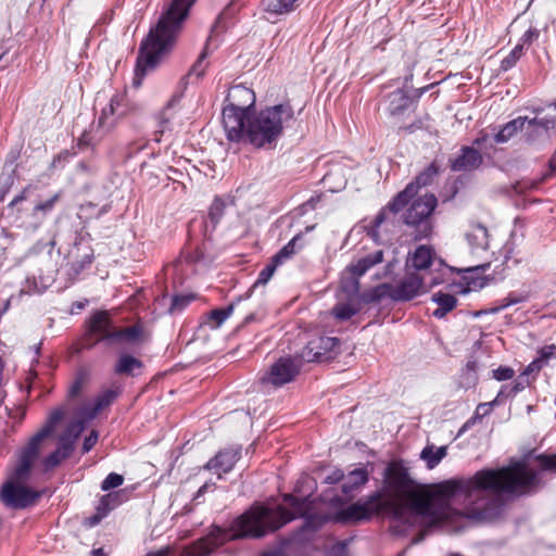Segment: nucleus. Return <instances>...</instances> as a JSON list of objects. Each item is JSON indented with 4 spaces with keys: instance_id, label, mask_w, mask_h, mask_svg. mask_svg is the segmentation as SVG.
Returning a JSON list of instances; mask_svg holds the SVG:
<instances>
[{
    "instance_id": "obj_3",
    "label": "nucleus",
    "mask_w": 556,
    "mask_h": 556,
    "mask_svg": "<svg viewBox=\"0 0 556 556\" xmlns=\"http://www.w3.org/2000/svg\"><path fill=\"white\" fill-rule=\"evenodd\" d=\"M194 0H168L156 25L141 42L135 71V84L153 70L160 59L172 49Z\"/></svg>"
},
{
    "instance_id": "obj_53",
    "label": "nucleus",
    "mask_w": 556,
    "mask_h": 556,
    "mask_svg": "<svg viewBox=\"0 0 556 556\" xmlns=\"http://www.w3.org/2000/svg\"><path fill=\"white\" fill-rule=\"evenodd\" d=\"M542 365H543L542 359L538 358V359L533 361L532 363H530L528 365V367L525 370V372L522 374V376H528L530 372L539 371L541 369Z\"/></svg>"
},
{
    "instance_id": "obj_4",
    "label": "nucleus",
    "mask_w": 556,
    "mask_h": 556,
    "mask_svg": "<svg viewBox=\"0 0 556 556\" xmlns=\"http://www.w3.org/2000/svg\"><path fill=\"white\" fill-rule=\"evenodd\" d=\"M293 119L294 111L289 103L267 106L249 118L248 142L256 149H273Z\"/></svg>"
},
{
    "instance_id": "obj_14",
    "label": "nucleus",
    "mask_w": 556,
    "mask_h": 556,
    "mask_svg": "<svg viewBox=\"0 0 556 556\" xmlns=\"http://www.w3.org/2000/svg\"><path fill=\"white\" fill-rule=\"evenodd\" d=\"M84 430L81 421L72 422L60 440L54 452L45 457L41 462L45 471H50L59 466L64 459L70 457L74 450V442Z\"/></svg>"
},
{
    "instance_id": "obj_54",
    "label": "nucleus",
    "mask_w": 556,
    "mask_h": 556,
    "mask_svg": "<svg viewBox=\"0 0 556 556\" xmlns=\"http://www.w3.org/2000/svg\"><path fill=\"white\" fill-rule=\"evenodd\" d=\"M80 389H81V381L75 380L68 390V396L70 397L76 396L80 392Z\"/></svg>"
},
{
    "instance_id": "obj_13",
    "label": "nucleus",
    "mask_w": 556,
    "mask_h": 556,
    "mask_svg": "<svg viewBox=\"0 0 556 556\" xmlns=\"http://www.w3.org/2000/svg\"><path fill=\"white\" fill-rule=\"evenodd\" d=\"M301 361L298 357H280L274 363L262 378L261 382L274 388L282 387L294 380L301 368Z\"/></svg>"
},
{
    "instance_id": "obj_21",
    "label": "nucleus",
    "mask_w": 556,
    "mask_h": 556,
    "mask_svg": "<svg viewBox=\"0 0 556 556\" xmlns=\"http://www.w3.org/2000/svg\"><path fill=\"white\" fill-rule=\"evenodd\" d=\"M227 104L225 106L249 113L254 108L255 94L252 89L242 85L232 86L226 97Z\"/></svg>"
},
{
    "instance_id": "obj_62",
    "label": "nucleus",
    "mask_w": 556,
    "mask_h": 556,
    "mask_svg": "<svg viewBox=\"0 0 556 556\" xmlns=\"http://www.w3.org/2000/svg\"><path fill=\"white\" fill-rule=\"evenodd\" d=\"M37 290H38V288H37L36 281L34 280L33 281V287L29 286V287H27V289L23 288L21 290V294H23V293H30L31 291H37Z\"/></svg>"
},
{
    "instance_id": "obj_9",
    "label": "nucleus",
    "mask_w": 556,
    "mask_h": 556,
    "mask_svg": "<svg viewBox=\"0 0 556 556\" xmlns=\"http://www.w3.org/2000/svg\"><path fill=\"white\" fill-rule=\"evenodd\" d=\"M437 198L432 193L426 192L422 195H416L404 207H407L404 214V223L417 228V239L427 238L432 231L430 216L437 206Z\"/></svg>"
},
{
    "instance_id": "obj_11",
    "label": "nucleus",
    "mask_w": 556,
    "mask_h": 556,
    "mask_svg": "<svg viewBox=\"0 0 556 556\" xmlns=\"http://www.w3.org/2000/svg\"><path fill=\"white\" fill-rule=\"evenodd\" d=\"M14 469L15 467L11 471L10 480L2 486L0 497L5 506L22 509L34 505L40 497V492H36L23 484L29 476L23 480L15 479Z\"/></svg>"
},
{
    "instance_id": "obj_43",
    "label": "nucleus",
    "mask_w": 556,
    "mask_h": 556,
    "mask_svg": "<svg viewBox=\"0 0 556 556\" xmlns=\"http://www.w3.org/2000/svg\"><path fill=\"white\" fill-rule=\"evenodd\" d=\"M278 266H279V264H276L274 262V258H271V262L260 271L258 277H257L256 281L254 282L253 287L255 288L260 285H266L273 277V275Z\"/></svg>"
},
{
    "instance_id": "obj_38",
    "label": "nucleus",
    "mask_w": 556,
    "mask_h": 556,
    "mask_svg": "<svg viewBox=\"0 0 556 556\" xmlns=\"http://www.w3.org/2000/svg\"><path fill=\"white\" fill-rule=\"evenodd\" d=\"M359 312V306L354 303H338L332 308L333 316L341 321L349 320Z\"/></svg>"
},
{
    "instance_id": "obj_27",
    "label": "nucleus",
    "mask_w": 556,
    "mask_h": 556,
    "mask_svg": "<svg viewBox=\"0 0 556 556\" xmlns=\"http://www.w3.org/2000/svg\"><path fill=\"white\" fill-rule=\"evenodd\" d=\"M431 299L438 305V308L432 312V315L438 319L452 312L458 302L455 295L442 291L433 293Z\"/></svg>"
},
{
    "instance_id": "obj_46",
    "label": "nucleus",
    "mask_w": 556,
    "mask_h": 556,
    "mask_svg": "<svg viewBox=\"0 0 556 556\" xmlns=\"http://www.w3.org/2000/svg\"><path fill=\"white\" fill-rule=\"evenodd\" d=\"M540 36V30L535 27H530L519 39V42L517 45H522V48L525 46H530L534 41L538 40Z\"/></svg>"
},
{
    "instance_id": "obj_52",
    "label": "nucleus",
    "mask_w": 556,
    "mask_h": 556,
    "mask_svg": "<svg viewBox=\"0 0 556 556\" xmlns=\"http://www.w3.org/2000/svg\"><path fill=\"white\" fill-rule=\"evenodd\" d=\"M341 480H344V473L340 469H336L332 471L329 476L325 478V482L328 484H336L340 482Z\"/></svg>"
},
{
    "instance_id": "obj_28",
    "label": "nucleus",
    "mask_w": 556,
    "mask_h": 556,
    "mask_svg": "<svg viewBox=\"0 0 556 556\" xmlns=\"http://www.w3.org/2000/svg\"><path fill=\"white\" fill-rule=\"evenodd\" d=\"M143 364L139 358L124 353L117 358L114 366V372L116 375L132 376L135 375V371L140 370Z\"/></svg>"
},
{
    "instance_id": "obj_42",
    "label": "nucleus",
    "mask_w": 556,
    "mask_h": 556,
    "mask_svg": "<svg viewBox=\"0 0 556 556\" xmlns=\"http://www.w3.org/2000/svg\"><path fill=\"white\" fill-rule=\"evenodd\" d=\"M232 312L233 304H230L225 308L213 309L210 313L208 318L214 323V327L217 328L223 325V323L232 314Z\"/></svg>"
},
{
    "instance_id": "obj_22",
    "label": "nucleus",
    "mask_w": 556,
    "mask_h": 556,
    "mask_svg": "<svg viewBox=\"0 0 556 556\" xmlns=\"http://www.w3.org/2000/svg\"><path fill=\"white\" fill-rule=\"evenodd\" d=\"M412 99L402 88L387 93L382 101L383 111L391 117H400L409 108Z\"/></svg>"
},
{
    "instance_id": "obj_57",
    "label": "nucleus",
    "mask_w": 556,
    "mask_h": 556,
    "mask_svg": "<svg viewBox=\"0 0 556 556\" xmlns=\"http://www.w3.org/2000/svg\"><path fill=\"white\" fill-rule=\"evenodd\" d=\"M78 169L83 173H90L94 170V166L87 164L86 162H79L77 165Z\"/></svg>"
},
{
    "instance_id": "obj_1",
    "label": "nucleus",
    "mask_w": 556,
    "mask_h": 556,
    "mask_svg": "<svg viewBox=\"0 0 556 556\" xmlns=\"http://www.w3.org/2000/svg\"><path fill=\"white\" fill-rule=\"evenodd\" d=\"M383 482L388 498L382 500L381 494L375 492L339 511L334 521L355 522L379 513L402 520L407 511L441 521L445 518L446 503L456 495L464 497L468 518L493 521L503 513V494H526L541 486L539 471L527 459L497 469H481L471 477L450 479L435 488L415 483L401 462H391Z\"/></svg>"
},
{
    "instance_id": "obj_51",
    "label": "nucleus",
    "mask_w": 556,
    "mask_h": 556,
    "mask_svg": "<svg viewBox=\"0 0 556 556\" xmlns=\"http://www.w3.org/2000/svg\"><path fill=\"white\" fill-rule=\"evenodd\" d=\"M98 441V433L96 431H92L88 437L85 438L83 443V452L87 453L89 452L97 443Z\"/></svg>"
},
{
    "instance_id": "obj_18",
    "label": "nucleus",
    "mask_w": 556,
    "mask_h": 556,
    "mask_svg": "<svg viewBox=\"0 0 556 556\" xmlns=\"http://www.w3.org/2000/svg\"><path fill=\"white\" fill-rule=\"evenodd\" d=\"M338 344V339L330 337H317L307 342L298 358L303 362H320L327 358L330 352Z\"/></svg>"
},
{
    "instance_id": "obj_64",
    "label": "nucleus",
    "mask_w": 556,
    "mask_h": 556,
    "mask_svg": "<svg viewBox=\"0 0 556 556\" xmlns=\"http://www.w3.org/2000/svg\"><path fill=\"white\" fill-rule=\"evenodd\" d=\"M90 556H106L103 548H94L90 552Z\"/></svg>"
},
{
    "instance_id": "obj_15",
    "label": "nucleus",
    "mask_w": 556,
    "mask_h": 556,
    "mask_svg": "<svg viewBox=\"0 0 556 556\" xmlns=\"http://www.w3.org/2000/svg\"><path fill=\"white\" fill-rule=\"evenodd\" d=\"M137 109V105L128 99L125 92H116L101 110L99 117L102 118L104 125L115 128L123 118L135 113Z\"/></svg>"
},
{
    "instance_id": "obj_44",
    "label": "nucleus",
    "mask_w": 556,
    "mask_h": 556,
    "mask_svg": "<svg viewBox=\"0 0 556 556\" xmlns=\"http://www.w3.org/2000/svg\"><path fill=\"white\" fill-rule=\"evenodd\" d=\"M538 466L541 469V471H551L556 473V454L538 455Z\"/></svg>"
},
{
    "instance_id": "obj_33",
    "label": "nucleus",
    "mask_w": 556,
    "mask_h": 556,
    "mask_svg": "<svg viewBox=\"0 0 556 556\" xmlns=\"http://www.w3.org/2000/svg\"><path fill=\"white\" fill-rule=\"evenodd\" d=\"M118 390H112L108 389L103 392H101L93 402L92 407L90 408V412L87 413V418L92 419L94 418L98 413H100L103 408L108 407L113 403V401L117 397Z\"/></svg>"
},
{
    "instance_id": "obj_39",
    "label": "nucleus",
    "mask_w": 556,
    "mask_h": 556,
    "mask_svg": "<svg viewBox=\"0 0 556 556\" xmlns=\"http://www.w3.org/2000/svg\"><path fill=\"white\" fill-rule=\"evenodd\" d=\"M60 198H61V193L58 192V193H54L49 199L38 202L33 207V214L35 216L41 215L42 217H45L47 214H49L54 208L55 203L60 200Z\"/></svg>"
},
{
    "instance_id": "obj_10",
    "label": "nucleus",
    "mask_w": 556,
    "mask_h": 556,
    "mask_svg": "<svg viewBox=\"0 0 556 556\" xmlns=\"http://www.w3.org/2000/svg\"><path fill=\"white\" fill-rule=\"evenodd\" d=\"M406 264L407 269L413 268L414 273L426 275L428 279L435 275L443 277L445 281L446 276L453 271V268L438 258L434 250L426 244L417 247L409 253Z\"/></svg>"
},
{
    "instance_id": "obj_56",
    "label": "nucleus",
    "mask_w": 556,
    "mask_h": 556,
    "mask_svg": "<svg viewBox=\"0 0 556 556\" xmlns=\"http://www.w3.org/2000/svg\"><path fill=\"white\" fill-rule=\"evenodd\" d=\"M554 350H556V348L554 345H552V346H547L541 351L540 359H542V363H545L548 359V357L553 354Z\"/></svg>"
},
{
    "instance_id": "obj_47",
    "label": "nucleus",
    "mask_w": 556,
    "mask_h": 556,
    "mask_svg": "<svg viewBox=\"0 0 556 556\" xmlns=\"http://www.w3.org/2000/svg\"><path fill=\"white\" fill-rule=\"evenodd\" d=\"M192 295H176L172 300L170 312L184 309L191 301Z\"/></svg>"
},
{
    "instance_id": "obj_37",
    "label": "nucleus",
    "mask_w": 556,
    "mask_h": 556,
    "mask_svg": "<svg viewBox=\"0 0 556 556\" xmlns=\"http://www.w3.org/2000/svg\"><path fill=\"white\" fill-rule=\"evenodd\" d=\"M548 168L549 173L545 174L540 180H521L518 181L515 186V189L517 192H525L530 189H535L540 186V184L547 179L548 177L553 176L556 173V150L553 156L551 157L548 162Z\"/></svg>"
},
{
    "instance_id": "obj_8",
    "label": "nucleus",
    "mask_w": 556,
    "mask_h": 556,
    "mask_svg": "<svg viewBox=\"0 0 556 556\" xmlns=\"http://www.w3.org/2000/svg\"><path fill=\"white\" fill-rule=\"evenodd\" d=\"M89 331L98 338V342H104L109 345L137 342L142 333L141 327L138 325L125 328L116 327L110 314L105 311L96 312L90 317Z\"/></svg>"
},
{
    "instance_id": "obj_60",
    "label": "nucleus",
    "mask_w": 556,
    "mask_h": 556,
    "mask_svg": "<svg viewBox=\"0 0 556 556\" xmlns=\"http://www.w3.org/2000/svg\"><path fill=\"white\" fill-rule=\"evenodd\" d=\"M525 389V382L517 381L513 388L509 389V393L516 394L517 392Z\"/></svg>"
},
{
    "instance_id": "obj_45",
    "label": "nucleus",
    "mask_w": 556,
    "mask_h": 556,
    "mask_svg": "<svg viewBox=\"0 0 556 556\" xmlns=\"http://www.w3.org/2000/svg\"><path fill=\"white\" fill-rule=\"evenodd\" d=\"M124 482V477L116 472H111L101 483L102 491H110L121 486Z\"/></svg>"
},
{
    "instance_id": "obj_20",
    "label": "nucleus",
    "mask_w": 556,
    "mask_h": 556,
    "mask_svg": "<svg viewBox=\"0 0 556 556\" xmlns=\"http://www.w3.org/2000/svg\"><path fill=\"white\" fill-rule=\"evenodd\" d=\"M240 456L241 447H228L222 450L215 455V457L207 462L205 468L214 470L220 479L223 473H228L232 470Z\"/></svg>"
},
{
    "instance_id": "obj_6",
    "label": "nucleus",
    "mask_w": 556,
    "mask_h": 556,
    "mask_svg": "<svg viewBox=\"0 0 556 556\" xmlns=\"http://www.w3.org/2000/svg\"><path fill=\"white\" fill-rule=\"evenodd\" d=\"M438 173L439 167L435 162H432L416 177L414 181L409 182L403 191L397 193V195L394 197V199L376 215V217L367 226L368 236L377 241L379 238L378 228L386 220L387 212L396 214L402 211L404 206L418 194L421 187H426L431 184Z\"/></svg>"
},
{
    "instance_id": "obj_32",
    "label": "nucleus",
    "mask_w": 556,
    "mask_h": 556,
    "mask_svg": "<svg viewBox=\"0 0 556 556\" xmlns=\"http://www.w3.org/2000/svg\"><path fill=\"white\" fill-rule=\"evenodd\" d=\"M368 481V472L364 468L354 469L346 477L344 476V482L342 484V491L344 494H350L354 490L364 485Z\"/></svg>"
},
{
    "instance_id": "obj_7",
    "label": "nucleus",
    "mask_w": 556,
    "mask_h": 556,
    "mask_svg": "<svg viewBox=\"0 0 556 556\" xmlns=\"http://www.w3.org/2000/svg\"><path fill=\"white\" fill-rule=\"evenodd\" d=\"M64 415L63 408L53 409L41 429L17 452L14 469L15 479L23 480L30 475L31 467L39 456L43 440L52 433L55 426L64 418Z\"/></svg>"
},
{
    "instance_id": "obj_25",
    "label": "nucleus",
    "mask_w": 556,
    "mask_h": 556,
    "mask_svg": "<svg viewBox=\"0 0 556 556\" xmlns=\"http://www.w3.org/2000/svg\"><path fill=\"white\" fill-rule=\"evenodd\" d=\"M466 240L471 253L476 254L486 251L489 248V231L481 224H472L466 232Z\"/></svg>"
},
{
    "instance_id": "obj_48",
    "label": "nucleus",
    "mask_w": 556,
    "mask_h": 556,
    "mask_svg": "<svg viewBox=\"0 0 556 556\" xmlns=\"http://www.w3.org/2000/svg\"><path fill=\"white\" fill-rule=\"evenodd\" d=\"M514 369L506 366H501L497 369L493 370V378L498 381L509 380L514 377Z\"/></svg>"
},
{
    "instance_id": "obj_24",
    "label": "nucleus",
    "mask_w": 556,
    "mask_h": 556,
    "mask_svg": "<svg viewBox=\"0 0 556 556\" xmlns=\"http://www.w3.org/2000/svg\"><path fill=\"white\" fill-rule=\"evenodd\" d=\"M114 128L106 126L102 123V118L99 117L97 123H92L88 129H86L78 138V148L94 149Z\"/></svg>"
},
{
    "instance_id": "obj_59",
    "label": "nucleus",
    "mask_w": 556,
    "mask_h": 556,
    "mask_svg": "<svg viewBox=\"0 0 556 556\" xmlns=\"http://www.w3.org/2000/svg\"><path fill=\"white\" fill-rule=\"evenodd\" d=\"M87 303H88V301H87V300H85L84 302H80V301H79V302H74V303L72 304V309H71V312H72V313H74V312H76V311L84 309V308L86 307Z\"/></svg>"
},
{
    "instance_id": "obj_31",
    "label": "nucleus",
    "mask_w": 556,
    "mask_h": 556,
    "mask_svg": "<svg viewBox=\"0 0 556 556\" xmlns=\"http://www.w3.org/2000/svg\"><path fill=\"white\" fill-rule=\"evenodd\" d=\"M446 446L435 447L432 444H428L422 448L420 453V458L424 462H426L428 469H433L440 464V462L446 456Z\"/></svg>"
},
{
    "instance_id": "obj_30",
    "label": "nucleus",
    "mask_w": 556,
    "mask_h": 556,
    "mask_svg": "<svg viewBox=\"0 0 556 556\" xmlns=\"http://www.w3.org/2000/svg\"><path fill=\"white\" fill-rule=\"evenodd\" d=\"M527 122V117L518 116L515 119L506 123L501 130L495 135L494 140L497 143L507 142L514 135H516L519 130L522 131L525 124Z\"/></svg>"
},
{
    "instance_id": "obj_5",
    "label": "nucleus",
    "mask_w": 556,
    "mask_h": 556,
    "mask_svg": "<svg viewBox=\"0 0 556 556\" xmlns=\"http://www.w3.org/2000/svg\"><path fill=\"white\" fill-rule=\"evenodd\" d=\"M441 283H444V278L441 276L433 275L428 279L426 275L407 269L405 276L396 285H382L372 290L368 301L379 300L386 294V291L394 301H409Z\"/></svg>"
},
{
    "instance_id": "obj_26",
    "label": "nucleus",
    "mask_w": 556,
    "mask_h": 556,
    "mask_svg": "<svg viewBox=\"0 0 556 556\" xmlns=\"http://www.w3.org/2000/svg\"><path fill=\"white\" fill-rule=\"evenodd\" d=\"M75 251L77 252L75 255L77 260L72 262L68 268V276L72 279L77 278L80 273L89 267L93 262V250L90 245H85L81 248L80 242H75Z\"/></svg>"
},
{
    "instance_id": "obj_41",
    "label": "nucleus",
    "mask_w": 556,
    "mask_h": 556,
    "mask_svg": "<svg viewBox=\"0 0 556 556\" xmlns=\"http://www.w3.org/2000/svg\"><path fill=\"white\" fill-rule=\"evenodd\" d=\"M523 54L522 45H516L515 48L509 52L507 56H505L501 62V70L504 72L509 71L513 68L518 60Z\"/></svg>"
},
{
    "instance_id": "obj_36",
    "label": "nucleus",
    "mask_w": 556,
    "mask_h": 556,
    "mask_svg": "<svg viewBox=\"0 0 556 556\" xmlns=\"http://www.w3.org/2000/svg\"><path fill=\"white\" fill-rule=\"evenodd\" d=\"M232 204V200L227 197H215L210 208H208V219L212 223L213 227H215L225 214L226 207Z\"/></svg>"
},
{
    "instance_id": "obj_49",
    "label": "nucleus",
    "mask_w": 556,
    "mask_h": 556,
    "mask_svg": "<svg viewBox=\"0 0 556 556\" xmlns=\"http://www.w3.org/2000/svg\"><path fill=\"white\" fill-rule=\"evenodd\" d=\"M33 189L30 187L24 188L17 195H15L10 202L11 207L18 206L23 201H26L31 193Z\"/></svg>"
},
{
    "instance_id": "obj_12",
    "label": "nucleus",
    "mask_w": 556,
    "mask_h": 556,
    "mask_svg": "<svg viewBox=\"0 0 556 556\" xmlns=\"http://www.w3.org/2000/svg\"><path fill=\"white\" fill-rule=\"evenodd\" d=\"M548 113L541 116L543 109L534 110L535 116L528 118L522 128L526 141L529 143L538 142L549 138V131L554 129L556 123V101L547 106Z\"/></svg>"
},
{
    "instance_id": "obj_40",
    "label": "nucleus",
    "mask_w": 556,
    "mask_h": 556,
    "mask_svg": "<svg viewBox=\"0 0 556 556\" xmlns=\"http://www.w3.org/2000/svg\"><path fill=\"white\" fill-rule=\"evenodd\" d=\"M207 55H208V51H207V47H205L203 49L202 53L199 55L197 62L190 68L187 77L194 76L198 79L203 77V75L206 71V67H207V63L205 62Z\"/></svg>"
},
{
    "instance_id": "obj_29",
    "label": "nucleus",
    "mask_w": 556,
    "mask_h": 556,
    "mask_svg": "<svg viewBox=\"0 0 556 556\" xmlns=\"http://www.w3.org/2000/svg\"><path fill=\"white\" fill-rule=\"evenodd\" d=\"M303 235H295L286 245H283L271 258L276 264L282 265L303 248Z\"/></svg>"
},
{
    "instance_id": "obj_61",
    "label": "nucleus",
    "mask_w": 556,
    "mask_h": 556,
    "mask_svg": "<svg viewBox=\"0 0 556 556\" xmlns=\"http://www.w3.org/2000/svg\"><path fill=\"white\" fill-rule=\"evenodd\" d=\"M215 488V483H204L198 491V496L202 495L203 493H205L207 490L210 489H213Z\"/></svg>"
},
{
    "instance_id": "obj_23",
    "label": "nucleus",
    "mask_w": 556,
    "mask_h": 556,
    "mask_svg": "<svg viewBox=\"0 0 556 556\" xmlns=\"http://www.w3.org/2000/svg\"><path fill=\"white\" fill-rule=\"evenodd\" d=\"M481 153L472 147H463L460 153L450 160L451 169L454 172H471L482 164Z\"/></svg>"
},
{
    "instance_id": "obj_55",
    "label": "nucleus",
    "mask_w": 556,
    "mask_h": 556,
    "mask_svg": "<svg viewBox=\"0 0 556 556\" xmlns=\"http://www.w3.org/2000/svg\"><path fill=\"white\" fill-rule=\"evenodd\" d=\"M520 301L521 300L519 298H515V296L509 295V296L503 299L500 308L508 307V306H510L513 304L519 303Z\"/></svg>"
},
{
    "instance_id": "obj_50",
    "label": "nucleus",
    "mask_w": 556,
    "mask_h": 556,
    "mask_svg": "<svg viewBox=\"0 0 556 556\" xmlns=\"http://www.w3.org/2000/svg\"><path fill=\"white\" fill-rule=\"evenodd\" d=\"M106 516L98 508L96 507V514L85 519V525L87 527H94L101 522L103 518Z\"/></svg>"
},
{
    "instance_id": "obj_35",
    "label": "nucleus",
    "mask_w": 556,
    "mask_h": 556,
    "mask_svg": "<svg viewBox=\"0 0 556 556\" xmlns=\"http://www.w3.org/2000/svg\"><path fill=\"white\" fill-rule=\"evenodd\" d=\"M299 0H263V7L266 12L281 15L295 10Z\"/></svg>"
},
{
    "instance_id": "obj_16",
    "label": "nucleus",
    "mask_w": 556,
    "mask_h": 556,
    "mask_svg": "<svg viewBox=\"0 0 556 556\" xmlns=\"http://www.w3.org/2000/svg\"><path fill=\"white\" fill-rule=\"evenodd\" d=\"M249 113L232 108L223 109V126L227 139L233 142L248 141Z\"/></svg>"
},
{
    "instance_id": "obj_2",
    "label": "nucleus",
    "mask_w": 556,
    "mask_h": 556,
    "mask_svg": "<svg viewBox=\"0 0 556 556\" xmlns=\"http://www.w3.org/2000/svg\"><path fill=\"white\" fill-rule=\"evenodd\" d=\"M285 503L289 506H277L275 509L255 505L236 518L229 529L216 527L211 534L199 541L194 546L193 556H207L215 547L229 540L245 536L261 538L267 531H275L295 518H304V529L315 530L327 521L326 516L311 514L308 496L298 498L286 495Z\"/></svg>"
},
{
    "instance_id": "obj_17",
    "label": "nucleus",
    "mask_w": 556,
    "mask_h": 556,
    "mask_svg": "<svg viewBox=\"0 0 556 556\" xmlns=\"http://www.w3.org/2000/svg\"><path fill=\"white\" fill-rule=\"evenodd\" d=\"M383 261V251L378 250L372 254H368L358 258L356 262L351 263L346 270L353 276L350 283L343 282V289L349 292H356L358 290L357 278L363 276L372 266Z\"/></svg>"
},
{
    "instance_id": "obj_58",
    "label": "nucleus",
    "mask_w": 556,
    "mask_h": 556,
    "mask_svg": "<svg viewBox=\"0 0 556 556\" xmlns=\"http://www.w3.org/2000/svg\"><path fill=\"white\" fill-rule=\"evenodd\" d=\"M477 368H478V364H477V362H476L475 359H469V361L467 362V364H466V370H467V372H472V374H475V372H476V370H477Z\"/></svg>"
},
{
    "instance_id": "obj_63",
    "label": "nucleus",
    "mask_w": 556,
    "mask_h": 556,
    "mask_svg": "<svg viewBox=\"0 0 556 556\" xmlns=\"http://www.w3.org/2000/svg\"><path fill=\"white\" fill-rule=\"evenodd\" d=\"M11 300L12 298L8 299L4 304H3V307H0V318L2 317V315L9 309L10 307V304H11Z\"/></svg>"
},
{
    "instance_id": "obj_34",
    "label": "nucleus",
    "mask_w": 556,
    "mask_h": 556,
    "mask_svg": "<svg viewBox=\"0 0 556 556\" xmlns=\"http://www.w3.org/2000/svg\"><path fill=\"white\" fill-rule=\"evenodd\" d=\"M125 501L124 491H114L102 495L99 500L97 507L108 516L110 511L119 506Z\"/></svg>"
},
{
    "instance_id": "obj_19",
    "label": "nucleus",
    "mask_w": 556,
    "mask_h": 556,
    "mask_svg": "<svg viewBox=\"0 0 556 556\" xmlns=\"http://www.w3.org/2000/svg\"><path fill=\"white\" fill-rule=\"evenodd\" d=\"M181 98V93H175L166 103V105L155 114L156 130L154 131V141L160 142L162 136L172 132L173 119L176 114V105Z\"/></svg>"
}]
</instances>
